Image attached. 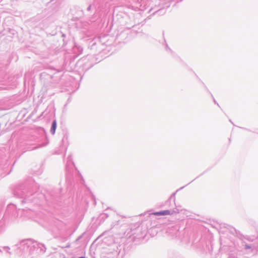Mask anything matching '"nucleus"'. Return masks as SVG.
<instances>
[{
	"label": "nucleus",
	"mask_w": 258,
	"mask_h": 258,
	"mask_svg": "<svg viewBox=\"0 0 258 258\" xmlns=\"http://www.w3.org/2000/svg\"><path fill=\"white\" fill-rule=\"evenodd\" d=\"M152 214L156 216L169 215L170 214V212L169 210H165L158 212H155L152 213Z\"/></svg>",
	"instance_id": "1"
},
{
	"label": "nucleus",
	"mask_w": 258,
	"mask_h": 258,
	"mask_svg": "<svg viewBox=\"0 0 258 258\" xmlns=\"http://www.w3.org/2000/svg\"><path fill=\"white\" fill-rule=\"evenodd\" d=\"M56 128V122L55 120H54V121H53V122L52 123V127H51V129L52 134H54Z\"/></svg>",
	"instance_id": "2"
}]
</instances>
